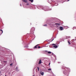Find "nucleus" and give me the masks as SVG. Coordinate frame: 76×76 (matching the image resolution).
<instances>
[{
	"instance_id": "1",
	"label": "nucleus",
	"mask_w": 76,
	"mask_h": 76,
	"mask_svg": "<svg viewBox=\"0 0 76 76\" xmlns=\"http://www.w3.org/2000/svg\"><path fill=\"white\" fill-rule=\"evenodd\" d=\"M38 8L39 9H43V10H44L45 11H48V10H51V9L47 10V7H45L43 8V7L42 6H40Z\"/></svg>"
},
{
	"instance_id": "2",
	"label": "nucleus",
	"mask_w": 76,
	"mask_h": 76,
	"mask_svg": "<svg viewBox=\"0 0 76 76\" xmlns=\"http://www.w3.org/2000/svg\"><path fill=\"white\" fill-rule=\"evenodd\" d=\"M65 70H64V75H67V73H66V72H67V71H68V70H70V69L67 68H65Z\"/></svg>"
},
{
	"instance_id": "3",
	"label": "nucleus",
	"mask_w": 76,
	"mask_h": 76,
	"mask_svg": "<svg viewBox=\"0 0 76 76\" xmlns=\"http://www.w3.org/2000/svg\"><path fill=\"white\" fill-rule=\"evenodd\" d=\"M58 25V26H60V23H55L54 24V23L52 22L51 23L49 24V25H50V26H51V25Z\"/></svg>"
},
{
	"instance_id": "4",
	"label": "nucleus",
	"mask_w": 76,
	"mask_h": 76,
	"mask_svg": "<svg viewBox=\"0 0 76 76\" xmlns=\"http://www.w3.org/2000/svg\"><path fill=\"white\" fill-rule=\"evenodd\" d=\"M52 45H54L53 46V48H57V46L56 45V44H52Z\"/></svg>"
},
{
	"instance_id": "5",
	"label": "nucleus",
	"mask_w": 76,
	"mask_h": 76,
	"mask_svg": "<svg viewBox=\"0 0 76 76\" xmlns=\"http://www.w3.org/2000/svg\"><path fill=\"white\" fill-rule=\"evenodd\" d=\"M34 30H35V28H34V27H33L31 29V31L32 32V31H34Z\"/></svg>"
},
{
	"instance_id": "6",
	"label": "nucleus",
	"mask_w": 76,
	"mask_h": 76,
	"mask_svg": "<svg viewBox=\"0 0 76 76\" xmlns=\"http://www.w3.org/2000/svg\"><path fill=\"white\" fill-rule=\"evenodd\" d=\"M40 75H44V72L42 71H41Z\"/></svg>"
},
{
	"instance_id": "7",
	"label": "nucleus",
	"mask_w": 76,
	"mask_h": 76,
	"mask_svg": "<svg viewBox=\"0 0 76 76\" xmlns=\"http://www.w3.org/2000/svg\"><path fill=\"white\" fill-rule=\"evenodd\" d=\"M42 63V61H41V60H40L39 62L38 63L39 64H41Z\"/></svg>"
},
{
	"instance_id": "8",
	"label": "nucleus",
	"mask_w": 76,
	"mask_h": 76,
	"mask_svg": "<svg viewBox=\"0 0 76 76\" xmlns=\"http://www.w3.org/2000/svg\"><path fill=\"white\" fill-rule=\"evenodd\" d=\"M23 1L25 3H28V1H27V0H23Z\"/></svg>"
},
{
	"instance_id": "9",
	"label": "nucleus",
	"mask_w": 76,
	"mask_h": 76,
	"mask_svg": "<svg viewBox=\"0 0 76 76\" xmlns=\"http://www.w3.org/2000/svg\"><path fill=\"white\" fill-rule=\"evenodd\" d=\"M60 29L61 30V31H62L63 30V28L62 27H60Z\"/></svg>"
},
{
	"instance_id": "10",
	"label": "nucleus",
	"mask_w": 76,
	"mask_h": 76,
	"mask_svg": "<svg viewBox=\"0 0 76 76\" xmlns=\"http://www.w3.org/2000/svg\"><path fill=\"white\" fill-rule=\"evenodd\" d=\"M15 70H16V71H17V72H18V71H19V69H18V67H17L16 68V69H15Z\"/></svg>"
},
{
	"instance_id": "11",
	"label": "nucleus",
	"mask_w": 76,
	"mask_h": 76,
	"mask_svg": "<svg viewBox=\"0 0 76 76\" xmlns=\"http://www.w3.org/2000/svg\"><path fill=\"white\" fill-rule=\"evenodd\" d=\"M36 45L34 48H37V45Z\"/></svg>"
},
{
	"instance_id": "12",
	"label": "nucleus",
	"mask_w": 76,
	"mask_h": 76,
	"mask_svg": "<svg viewBox=\"0 0 76 76\" xmlns=\"http://www.w3.org/2000/svg\"><path fill=\"white\" fill-rule=\"evenodd\" d=\"M25 48H28V46L26 45L24 47Z\"/></svg>"
},
{
	"instance_id": "13",
	"label": "nucleus",
	"mask_w": 76,
	"mask_h": 76,
	"mask_svg": "<svg viewBox=\"0 0 76 76\" xmlns=\"http://www.w3.org/2000/svg\"><path fill=\"white\" fill-rule=\"evenodd\" d=\"M70 38V36L67 37H66L67 39V38Z\"/></svg>"
},
{
	"instance_id": "14",
	"label": "nucleus",
	"mask_w": 76,
	"mask_h": 76,
	"mask_svg": "<svg viewBox=\"0 0 76 76\" xmlns=\"http://www.w3.org/2000/svg\"><path fill=\"white\" fill-rule=\"evenodd\" d=\"M29 1H30L31 3L33 2V0H29Z\"/></svg>"
},
{
	"instance_id": "15",
	"label": "nucleus",
	"mask_w": 76,
	"mask_h": 76,
	"mask_svg": "<svg viewBox=\"0 0 76 76\" xmlns=\"http://www.w3.org/2000/svg\"><path fill=\"white\" fill-rule=\"evenodd\" d=\"M68 43H69V45H70V42L69 41H68Z\"/></svg>"
},
{
	"instance_id": "16",
	"label": "nucleus",
	"mask_w": 76,
	"mask_h": 76,
	"mask_svg": "<svg viewBox=\"0 0 76 76\" xmlns=\"http://www.w3.org/2000/svg\"><path fill=\"white\" fill-rule=\"evenodd\" d=\"M50 53H51V52L50 51H49L48 52V54H50Z\"/></svg>"
},
{
	"instance_id": "17",
	"label": "nucleus",
	"mask_w": 76,
	"mask_h": 76,
	"mask_svg": "<svg viewBox=\"0 0 76 76\" xmlns=\"http://www.w3.org/2000/svg\"><path fill=\"white\" fill-rule=\"evenodd\" d=\"M0 31H1V32H2V34H3V30H0Z\"/></svg>"
},
{
	"instance_id": "18",
	"label": "nucleus",
	"mask_w": 76,
	"mask_h": 76,
	"mask_svg": "<svg viewBox=\"0 0 76 76\" xmlns=\"http://www.w3.org/2000/svg\"><path fill=\"white\" fill-rule=\"evenodd\" d=\"M48 70H49V71L51 70V69H48Z\"/></svg>"
},
{
	"instance_id": "19",
	"label": "nucleus",
	"mask_w": 76,
	"mask_h": 76,
	"mask_svg": "<svg viewBox=\"0 0 76 76\" xmlns=\"http://www.w3.org/2000/svg\"><path fill=\"white\" fill-rule=\"evenodd\" d=\"M37 69H38V71H39V67H37Z\"/></svg>"
},
{
	"instance_id": "20",
	"label": "nucleus",
	"mask_w": 76,
	"mask_h": 76,
	"mask_svg": "<svg viewBox=\"0 0 76 76\" xmlns=\"http://www.w3.org/2000/svg\"><path fill=\"white\" fill-rule=\"evenodd\" d=\"M41 48L40 46H38V48Z\"/></svg>"
},
{
	"instance_id": "21",
	"label": "nucleus",
	"mask_w": 76,
	"mask_h": 76,
	"mask_svg": "<svg viewBox=\"0 0 76 76\" xmlns=\"http://www.w3.org/2000/svg\"><path fill=\"white\" fill-rule=\"evenodd\" d=\"M27 5H29V3L27 4Z\"/></svg>"
},
{
	"instance_id": "22",
	"label": "nucleus",
	"mask_w": 76,
	"mask_h": 76,
	"mask_svg": "<svg viewBox=\"0 0 76 76\" xmlns=\"http://www.w3.org/2000/svg\"><path fill=\"white\" fill-rule=\"evenodd\" d=\"M43 26H47V25H44Z\"/></svg>"
},
{
	"instance_id": "23",
	"label": "nucleus",
	"mask_w": 76,
	"mask_h": 76,
	"mask_svg": "<svg viewBox=\"0 0 76 76\" xmlns=\"http://www.w3.org/2000/svg\"><path fill=\"white\" fill-rule=\"evenodd\" d=\"M12 64H10V66H12Z\"/></svg>"
},
{
	"instance_id": "24",
	"label": "nucleus",
	"mask_w": 76,
	"mask_h": 76,
	"mask_svg": "<svg viewBox=\"0 0 76 76\" xmlns=\"http://www.w3.org/2000/svg\"><path fill=\"white\" fill-rule=\"evenodd\" d=\"M50 63H49V65L50 66Z\"/></svg>"
},
{
	"instance_id": "25",
	"label": "nucleus",
	"mask_w": 76,
	"mask_h": 76,
	"mask_svg": "<svg viewBox=\"0 0 76 76\" xmlns=\"http://www.w3.org/2000/svg\"><path fill=\"white\" fill-rule=\"evenodd\" d=\"M58 63H60V62H58Z\"/></svg>"
},
{
	"instance_id": "26",
	"label": "nucleus",
	"mask_w": 76,
	"mask_h": 76,
	"mask_svg": "<svg viewBox=\"0 0 76 76\" xmlns=\"http://www.w3.org/2000/svg\"><path fill=\"white\" fill-rule=\"evenodd\" d=\"M46 52H48V51L47 50H46Z\"/></svg>"
},
{
	"instance_id": "27",
	"label": "nucleus",
	"mask_w": 76,
	"mask_h": 76,
	"mask_svg": "<svg viewBox=\"0 0 76 76\" xmlns=\"http://www.w3.org/2000/svg\"><path fill=\"white\" fill-rule=\"evenodd\" d=\"M20 6H22V5L21 4H20Z\"/></svg>"
},
{
	"instance_id": "28",
	"label": "nucleus",
	"mask_w": 76,
	"mask_h": 76,
	"mask_svg": "<svg viewBox=\"0 0 76 76\" xmlns=\"http://www.w3.org/2000/svg\"><path fill=\"white\" fill-rule=\"evenodd\" d=\"M53 40H54V39H53L51 41H53Z\"/></svg>"
},
{
	"instance_id": "29",
	"label": "nucleus",
	"mask_w": 76,
	"mask_h": 76,
	"mask_svg": "<svg viewBox=\"0 0 76 76\" xmlns=\"http://www.w3.org/2000/svg\"><path fill=\"white\" fill-rule=\"evenodd\" d=\"M69 1V0H68L67 1Z\"/></svg>"
},
{
	"instance_id": "30",
	"label": "nucleus",
	"mask_w": 76,
	"mask_h": 76,
	"mask_svg": "<svg viewBox=\"0 0 76 76\" xmlns=\"http://www.w3.org/2000/svg\"><path fill=\"white\" fill-rule=\"evenodd\" d=\"M1 73V71H0V74Z\"/></svg>"
},
{
	"instance_id": "31",
	"label": "nucleus",
	"mask_w": 76,
	"mask_h": 76,
	"mask_svg": "<svg viewBox=\"0 0 76 76\" xmlns=\"http://www.w3.org/2000/svg\"><path fill=\"white\" fill-rule=\"evenodd\" d=\"M63 68H63V67H62V69H63Z\"/></svg>"
},
{
	"instance_id": "32",
	"label": "nucleus",
	"mask_w": 76,
	"mask_h": 76,
	"mask_svg": "<svg viewBox=\"0 0 76 76\" xmlns=\"http://www.w3.org/2000/svg\"><path fill=\"white\" fill-rule=\"evenodd\" d=\"M5 76H7L6 75H5Z\"/></svg>"
},
{
	"instance_id": "33",
	"label": "nucleus",
	"mask_w": 76,
	"mask_h": 76,
	"mask_svg": "<svg viewBox=\"0 0 76 76\" xmlns=\"http://www.w3.org/2000/svg\"><path fill=\"white\" fill-rule=\"evenodd\" d=\"M52 54H54L53 53H52Z\"/></svg>"
},
{
	"instance_id": "34",
	"label": "nucleus",
	"mask_w": 76,
	"mask_h": 76,
	"mask_svg": "<svg viewBox=\"0 0 76 76\" xmlns=\"http://www.w3.org/2000/svg\"><path fill=\"white\" fill-rule=\"evenodd\" d=\"M33 76H34V75H33Z\"/></svg>"
},
{
	"instance_id": "35",
	"label": "nucleus",
	"mask_w": 76,
	"mask_h": 76,
	"mask_svg": "<svg viewBox=\"0 0 76 76\" xmlns=\"http://www.w3.org/2000/svg\"><path fill=\"white\" fill-rule=\"evenodd\" d=\"M75 40H76V39H75Z\"/></svg>"
}]
</instances>
